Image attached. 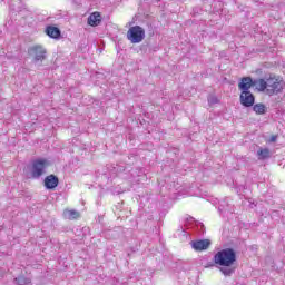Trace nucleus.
<instances>
[{"mask_svg":"<svg viewBox=\"0 0 285 285\" xmlns=\"http://www.w3.org/2000/svg\"><path fill=\"white\" fill-rule=\"evenodd\" d=\"M63 217L65 219H79L80 214L79 212L75 210V209H65L63 210Z\"/></svg>","mask_w":285,"mask_h":285,"instance_id":"nucleus-12","label":"nucleus"},{"mask_svg":"<svg viewBox=\"0 0 285 285\" xmlns=\"http://www.w3.org/2000/svg\"><path fill=\"white\" fill-rule=\"evenodd\" d=\"M208 104H210V106L215 105V104H219V99L216 98V96L210 95L208 98Z\"/></svg>","mask_w":285,"mask_h":285,"instance_id":"nucleus-16","label":"nucleus"},{"mask_svg":"<svg viewBox=\"0 0 285 285\" xmlns=\"http://www.w3.org/2000/svg\"><path fill=\"white\" fill-rule=\"evenodd\" d=\"M46 35L51 39H59L61 37V30L57 27L49 26L46 28Z\"/></svg>","mask_w":285,"mask_h":285,"instance_id":"nucleus-10","label":"nucleus"},{"mask_svg":"<svg viewBox=\"0 0 285 285\" xmlns=\"http://www.w3.org/2000/svg\"><path fill=\"white\" fill-rule=\"evenodd\" d=\"M252 86H255L256 90L261 92H264V90L267 91V80L265 79L252 80Z\"/></svg>","mask_w":285,"mask_h":285,"instance_id":"nucleus-11","label":"nucleus"},{"mask_svg":"<svg viewBox=\"0 0 285 285\" xmlns=\"http://www.w3.org/2000/svg\"><path fill=\"white\" fill-rule=\"evenodd\" d=\"M14 283L18 285H28L30 284V278H26L24 276H18L14 278Z\"/></svg>","mask_w":285,"mask_h":285,"instance_id":"nucleus-15","label":"nucleus"},{"mask_svg":"<svg viewBox=\"0 0 285 285\" xmlns=\"http://www.w3.org/2000/svg\"><path fill=\"white\" fill-rule=\"evenodd\" d=\"M127 39L131 43H141L146 39V30L140 26H134L127 31Z\"/></svg>","mask_w":285,"mask_h":285,"instance_id":"nucleus-4","label":"nucleus"},{"mask_svg":"<svg viewBox=\"0 0 285 285\" xmlns=\"http://www.w3.org/2000/svg\"><path fill=\"white\" fill-rule=\"evenodd\" d=\"M59 186V178L55 175H49L45 178V187L47 190H53Z\"/></svg>","mask_w":285,"mask_h":285,"instance_id":"nucleus-8","label":"nucleus"},{"mask_svg":"<svg viewBox=\"0 0 285 285\" xmlns=\"http://www.w3.org/2000/svg\"><path fill=\"white\" fill-rule=\"evenodd\" d=\"M282 88H284V82L277 78H268L267 79V91L266 95L273 97V95H277V92H282Z\"/></svg>","mask_w":285,"mask_h":285,"instance_id":"nucleus-5","label":"nucleus"},{"mask_svg":"<svg viewBox=\"0 0 285 285\" xmlns=\"http://www.w3.org/2000/svg\"><path fill=\"white\" fill-rule=\"evenodd\" d=\"M50 163L46 158H38L32 161L31 176L33 179H39L45 173Z\"/></svg>","mask_w":285,"mask_h":285,"instance_id":"nucleus-3","label":"nucleus"},{"mask_svg":"<svg viewBox=\"0 0 285 285\" xmlns=\"http://www.w3.org/2000/svg\"><path fill=\"white\" fill-rule=\"evenodd\" d=\"M191 247L194 248V250H208V248L210 247V240L209 239H200V240H194L191 242Z\"/></svg>","mask_w":285,"mask_h":285,"instance_id":"nucleus-7","label":"nucleus"},{"mask_svg":"<svg viewBox=\"0 0 285 285\" xmlns=\"http://www.w3.org/2000/svg\"><path fill=\"white\" fill-rule=\"evenodd\" d=\"M258 159H269L271 157V150L268 149H261L257 151Z\"/></svg>","mask_w":285,"mask_h":285,"instance_id":"nucleus-14","label":"nucleus"},{"mask_svg":"<svg viewBox=\"0 0 285 285\" xmlns=\"http://www.w3.org/2000/svg\"><path fill=\"white\" fill-rule=\"evenodd\" d=\"M216 266H220L219 271L225 277H230L235 273V262H237V254L233 248H225L217 252L213 258Z\"/></svg>","mask_w":285,"mask_h":285,"instance_id":"nucleus-1","label":"nucleus"},{"mask_svg":"<svg viewBox=\"0 0 285 285\" xmlns=\"http://www.w3.org/2000/svg\"><path fill=\"white\" fill-rule=\"evenodd\" d=\"M29 55L33 57V63H39L46 59V50L41 46H33L29 49Z\"/></svg>","mask_w":285,"mask_h":285,"instance_id":"nucleus-6","label":"nucleus"},{"mask_svg":"<svg viewBox=\"0 0 285 285\" xmlns=\"http://www.w3.org/2000/svg\"><path fill=\"white\" fill-rule=\"evenodd\" d=\"M240 92V104L245 108H250L255 106V96L253 92H250V88H253V78L250 77H245L240 80L238 83Z\"/></svg>","mask_w":285,"mask_h":285,"instance_id":"nucleus-2","label":"nucleus"},{"mask_svg":"<svg viewBox=\"0 0 285 285\" xmlns=\"http://www.w3.org/2000/svg\"><path fill=\"white\" fill-rule=\"evenodd\" d=\"M88 26H91L92 28H96V26H99L101 23V13L94 12L88 17Z\"/></svg>","mask_w":285,"mask_h":285,"instance_id":"nucleus-9","label":"nucleus"},{"mask_svg":"<svg viewBox=\"0 0 285 285\" xmlns=\"http://www.w3.org/2000/svg\"><path fill=\"white\" fill-rule=\"evenodd\" d=\"M253 110L256 115H266V106L264 104L254 105Z\"/></svg>","mask_w":285,"mask_h":285,"instance_id":"nucleus-13","label":"nucleus"},{"mask_svg":"<svg viewBox=\"0 0 285 285\" xmlns=\"http://www.w3.org/2000/svg\"><path fill=\"white\" fill-rule=\"evenodd\" d=\"M272 141H275V137L272 138Z\"/></svg>","mask_w":285,"mask_h":285,"instance_id":"nucleus-17","label":"nucleus"}]
</instances>
